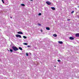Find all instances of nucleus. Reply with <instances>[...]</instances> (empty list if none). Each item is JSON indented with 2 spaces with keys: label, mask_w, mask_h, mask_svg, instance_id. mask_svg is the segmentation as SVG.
Instances as JSON below:
<instances>
[{
  "label": "nucleus",
  "mask_w": 79,
  "mask_h": 79,
  "mask_svg": "<svg viewBox=\"0 0 79 79\" xmlns=\"http://www.w3.org/2000/svg\"><path fill=\"white\" fill-rule=\"evenodd\" d=\"M10 18L11 19V18H12V17H10Z\"/></svg>",
  "instance_id": "393cba45"
},
{
  "label": "nucleus",
  "mask_w": 79,
  "mask_h": 79,
  "mask_svg": "<svg viewBox=\"0 0 79 79\" xmlns=\"http://www.w3.org/2000/svg\"><path fill=\"white\" fill-rule=\"evenodd\" d=\"M74 11H73L71 12V13H72V14H73V13H74Z\"/></svg>",
  "instance_id": "dca6fc26"
},
{
  "label": "nucleus",
  "mask_w": 79,
  "mask_h": 79,
  "mask_svg": "<svg viewBox=\"0 0 79 79\" xmlns=\"http://www.w3.org/2000/svg\"><path fill=\"white\" fill-rule=\"evenodd\" d=\"M46 29H47V30H50V28H49V27H46Z\"/></svg>",
  "instance_id": "1a4fd4ad"
},
{
  "label": "nucleus",
  "mask_w": 79,
  "mask_h": 79,
  "mask_svg": "<svg viewBox=\"0 0 79 79\" xmlns=\"http://www.w3.org/2000/svg\"><path fill=\"white\" fill-rule=\"evenodd\" d=\"M41 32H42V30L41 31Z\"/></svg>",
  "instance_id": "bb28decb"
},
{
  "label": "nucleus",
  "mask_w": 79,
  "mask_h": 79,
  "mask_svg": "<svg viewBox=\"0 0 79 79\" xmlns=\"http://www.w3.org/2000/svg\"><path fill=\"white\" fill-rule=\"evenodd\" d=\"M53 36H54V37H56V36H57V35L56 34H54L53 35Z\"/></svg>",
  "instance_id": "9d476101"
},
{
  "label": "nucleus",
  "mask_w": 79,
  "mask_h": 79,
  "mask_svg": "<svg viewBox=\"0 0 79 79\" xmlns=\"http://www.w3.org/2000/svg\"><path fill=\"white\" fill-rule=\"evenodd\" d=\"M21 5L22 6H25V5H24V4H21Z\"/></svg>",
  "instance_id": "4468645a"
},
{
  "label": "nucleus",
  "mask_w": 79,
  "mask_h": 79,
  "mask_svg": "<svg viewBox=\"0 0 79 79\" xmlns=\"http://www.w3.org/2000/svg\"><path fill=\"white\" fill-rule=\"evenodd\" d=\"M30 1H32L33 0H29Z\"/></svg>",
  "instance_id": "5701e85b"
},
{
  "label": "nucleus",
  "mask_w": 79,
  "mask_h": 79,
  "mask_svg": "<svg viewBox=\"0 0 79 79\" xmlns=\"http://www.w3.org/2000/svg\"><path fill=\"white\" fill-rule=\"evenodd\" d=\"M38 25H39V26H41V24H39V23H38Z\"/></svg>",
  "instance_id": "4be33fe9"
},
{
  "label": "nucleus",
  "mask_w": 79,
  "mask_h": 79,
  "mask_svg": "<svg viewBox=\"0 0 79 79\" xmlns=\"http://www.w3.org/2000/svg\"><path fill=\"white\" fill-rule=\"evenodd\" d=\"M69 39H70V40H74V38L73 37H69Z\"/></svg>",
  "instance_id": "423d86ee"
},
{
  "label": "nucleus",
  "mask_w": 79,
  "mask_h": 79,
  "mask_svg": "<svg viewBox=\"0 0 79 79\" xmlns=\"http://www.w3.org/2000/svg\"><path fill=\"white\" fill-rule=\"evenodd\" d=\"M23 45H27V43H23Z\"/></svg>",
  "instance_id": "f8f14e48"
},
{
  "label": "nucleus",
  "mask_w": 79,
  "mask_h": 79,
  "mask_svg": "<svg viewBox=\"0 0 79 79\" xmlns=\"http://www.w3.org/2000/svg\"><path fill=\"white\" fill-rule=\"evenodd\" d=\"M54 67H56V66H54Z\"/></svg>",
  "instance_id": "a878e982"
},
{
  "label": "nucleus",
  "mask_w": 79,
  "mask_h": 79,
  "mask_svg": "<svg viewBox=\"0 0 79 79\" xmlns=\"http://www.w3.org/2000/svg\"><path fill=\"white\" fill-rule=\"evenodd\" d=\"M27 47H31V46L30 45H28L27 46Z\"/></svg>",
  "instance_id": "412c9836"
},
{
  "label": "nucleus",
  "mask_w": 79,
  "mask_h": 79,
  "mask_svg": "<svg viewBox=\"0 0 79 79\" xmlns=\"http://www.w3.org/2000/svg\"><path fill=\"white\" fill-rule=\"evenodd\" d=\"M16 37H19V38H21V36L19 35H16Z\"/></svg>",
  "instance_id": "7ed1b4c3"
},
{
  "label": "nucleus",
  "mask_w": 79,
  "mask_h": 79,
  "mask_svg": "<svg viewBox=\"0 0 79 79\" xmlns=\"http://www.w3.org/2000/svg\"><path fill=\"white\" fill-rule=\"evenodd\" d=\"M51 8L53 10H55V7H51Z\"/></svg>",
  "instance_id": "6e6552de"
},
{
  "label": "nucleus",
  "mask_w": 79,
  "mask_h": 79,
  "mask_svg": "<svg viewBox=\"0 0 79 79\" xmlns=\"http://www.w3.org/2000/svg\"><path fill=\"white\" fill-rule=\"evenodd\" d=\"M12 49L14 50V51H17L19 50V49L17 47H16L15 46H13L12 47Z\"/></svg>",
  "instance_id": "f257e3e1"
},
{
  "label": "nucleus",
  "mask_w": 79,
  "mask_h": 79,
  "mask_svg": "<svg viewBox=\"0 0 79 79\" xmlns=\"http://www.w3.org/2000/svg\"><path fill=\"white\" fill-rule=\"evenodd\" d=\"M58 43L60 44H63V42L62 41H58Z\"/></svg>",
  "instance_id": "0eeeda50"
},
{
  "label": "nucleus",
  "mask_w": 79,
  "mask_h": 79,
  "mask_svg": "<svg viewBox=\"0 0 79 79\" xmlns=\"http://www.w3.org/2000/svg\"><path fill=\"white\" fill-rule=\"evenodd\" d=\"M42 14H41V13H40L39 14V16H40Z\"/></svg>",
  "instance_id": "f3484780"
},
{
  "label": "nucleus",
  "mask_w": 79,
  "mask_h": 79,
  "mask_svg": "<svg viewBox=\"0 0 79 79\" xmlns=\"http://www.w3.org/2000/svg\"><path fill=\"white\" fill-rule=\"evenodd\" d=\"M23 37L24 39H26V38H27V37L25 36H23Z\"/></svg>",
  "instance_id": "ddd939ff"
},
{
  "label": "nucleus",
  "mask_w": 79,
  "mask_h": 79,
  "mask_svg": "<svg viewBox=\"0 0 79 79\" xmlns=\"http://www.w3.org/2000/svg\"><path fill=\"white\" fill-rule=\"evenodd\" d=\"M78 7H79V6H78Z\"/></svg>",
  "instance_id": "cd10ccee"
},
{
  "label": "nucleus",
  "mask_w": 79,
  "mask_h": 79,
  "mask_svg": "<svg viewBox=\"0 0 79 79\" xmlns=\"http://www.w3.org/2000/svg\"><path fill=\"white\" fill-rule=\"evenodd\" d=\"M2 2L3 3H5V2H4V1H3V0H2Z\"/></svg>",
  "instance_id": "6ab92c4d"
},
{
  "label": "nucleus",
  "mask_w": 79,
  "mask_h": 79,
  "mask_svg": "<svg viewBox=\"0 0 79 79\" xmlns=\"http://www.w3.org/2000/svg\"><path fill=\"white\" fill-rule=\"evenodd\" d=\"M68 21H70V20L69 19H68Z\"/></svg>",
  "instance_id": "b1692460"
},
{
  "label": "nucleus",
  "mask_w": 79,
  "mask_h": 79,
  "mask_svg": "<svg viewBox=\"0 0 79 79\" xmlns=\"http://www.w3.org/2000/svg\"><path fill=\"white\" fill-rule=\"evenodd\" d=\"M57 61H58V62H60V61H61V60H58Z\"/></svg>",
  "instance_id": "a211bd4d"
},
{
  "label": "nucleus",
  "mask_w": 79,
  "mask_h": 79,
  "mask_svg": "<svg viewBox=\"0 0 79 79\" xmlns=\"http://www.w3.org/2000/svg\"><path fill=\"white\" fill-rule=\"evenodd\" d=\"M46 3L47 4V5H51V2H49L48 1H47L46 2Z\"/></svg>",
  "instance_id": "f03ea898"
},
{
  "label": "nucleus",
  "mask_w": 79,
  "mask_h": 79,
  "mask_svg": "<svg viewBox=\"0 0 79 79\" xmlns=\"http://www.w3.org/2000/svg\"><path fill=\"white\" fill-rule=\"evenodd\" d=\"M26 55L27 56H29V55L28 54V53H26Z\"/></svg>",
  "instance_id": "aec40b11"
},
{
  "label": "nucleus",
  "mask_w": 79,
  "mask_h": 79,
  "mask_svg": "<svg viewBox=\"0 0 79 79\" xmlns=\"http://www.w3.org/2000/svg\"><path fill=\"white\" fill-rule=\"evenodd\" d=\"M75 36L76 37H79V33H77L75 35Z\"/></svg>",
  "instance_id": "39448f33"
},
{
  "label": "nucleus",
  "mask_w": 79,
  "mask_h": 79,
  "mask_svg": "<svg viewBox=\"0 0 79 79\" xmlns=\"http://www.w3.org/2000/svg\"><path fill=\"white\" fill-rule=\"evenodd\" d=\"M10 52H13V50L12 49H10Z\"/></svg>",
  "instance_id": "2eb2a0df"
},
{
  "label": "nucleus",
  "mask_w": 79,
  "mask_h": 79,
  "mask_svg": "<svg viewBox=\"0 0 79 79\" xmlns=\"http://www.w3.org/2000/svg\"><path fill=\"white\" fill-rule=\"evenodd\" d=\"M17 33L19 34H23V32H21V31H19L17 32Z\"/></svg>",
  "instance_id": "20e7f679"
},
{
  "label": "nucleus",
  "mask_w": 79,
  "mask_h": 79,
  "mask_svg": "<svg viewBox=\"0 0 79 79\" xmlns=\"http://www.w3.org/2000/svg\"><path fill=\"white\" fill-rule=\"evenodd\" d=\"M19 50H23V48H21V47H19Z\"/></svg>",
  "instance_id": "9b49d317"
}]
</instances>
